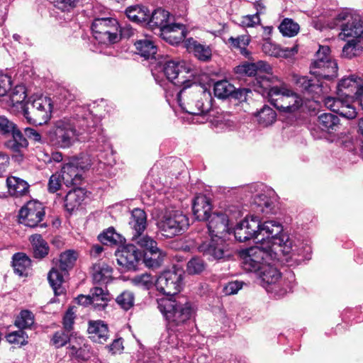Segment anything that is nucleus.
Listing matches in <instances>:
<instances>
[{"label": "nucleus", "mask_w": 363, "mask_h": 363, "mask_svg": "<svg viewBox=\"0 0 363 363\" xmlns=\"http://www.w3.org/2000/svg\"><path fill=\"white\" fill-rule=\"evenodd\" d=\"M186 89L183 87L177 94L179 105L185 112L201 117L202 121L199 122L203 123L204 120H208L209 101L206 100L207 104L205 105L200 93L186 92Z\"/></svg>", "instance_id": "nucleus-11"}, {"label": "nucleus", "mask_w": 363, "mask_h": 363, "mask_svg": "<svg viewBox=\"0 0 363 363\" xmlns=\"http://www.w3.org/2000/svg\"><path fill=\"white\" fill-rule=\"evenodd\" d=\"M26 98V89L23 86H16L11 95V101L13 105H21V108H26L23 102Z\"/></svg>", "instance_id": "nucleus-54"}, {"label": "nucleus", "mask_w": 363, "mask_h": 363, "mask_svg": "<svg viewBox=\"0 0 363 363\" xmlns=\"http://www.w3.org/2000/svg\"><path fill=\"white\" fill-rule=\"evenodd\" d=\"M162 38L170 44H177L186 36L185 27L180 23H169L160 33Z\"/></svg>", "instance_id": "nucleus-26"}, {"label": "nucleus", "mask_w": 363, "mask_h": 363, "mask_svg": "<svg viewBox=\"0 0 363 363\" xmlns=\"http://www.w3.org/2000/svg\"><path fill=\"white\" fill-rule=\"evenodd\" d=\"M272 67L267 62L259 60L256 62H247L237 67V72L247 76L257 75L254 82V89L257 92L258 84L257 80L267 76H274L272 73Z\"/></svg>", "instance_id": "nucleus-22"}, {"label": "nucleus", "mask_w": 363, "mask_h": 363, "mask_svg": "<svg viewBox=\"0 0 363 363\" xmlns=\"http://www.w3.org/2000/svg\"><path fill=\"white\" fill-rule=\"evenodd\" d=\"M228 43L232 48L240 50L242 55L248 57L250 55V52L247 50V46L250 43L249 35H242L236 38L230 37L228 38Z\"/></svg>", "instance_id": "nucleus-41"}, {"label": "nucleus", "mask_w": 363, "mask_h": 363, "mask_svg": "<svg viewBox=\"0 0 363 363\" xmlns=\"http://www.w3.org/2000/svg\"><path fill=\"white\" fill-rule=\"evenodd\" d=\"M214 94L220 99H225L231 95L235 87L226 80L219 81L214 84Z\"/></svg>", "instance_id": "nucleus-45"}, {"label": "nucleus", "mask_w": 363, "mask_h": 363, "mask_svg": "<svg viewBox=\"0 0 363 363\" xmlns=\"http://www.w3.org/2000/svg\"><path fill=\"white\" fill-rule=\"evenodd\" d=\"M158 308L171 330L186 324L196 312L192 303L182 297L160 299Z\"/></svg>", "instance_id": "nucleus-5"}, {"label": "nucleus", "mask_w": 363, "mask_h": 363, "mask_svg": "<svg viewBox=\"0 0 363 363\" xmlns=\"http://www.w3.org/2000/svg\"><path fill=\"white\" fill-rule=\"evenodd\" d=\"M241 257L242 265L245 270L257 273L262 268L263 265L259 263V261L249 257V255L244 250L241 253Z\"/></svg>", "instance_id": "nucleus-51"}, {"label": "nucleus", "mask_w": 363, "mask_h": 363, "mask_svg": "<svg viewBox=\"0 0 363 363\" xmlns=\"http://www.w3.org/2000/svg\"><path fill=\"white\" fill-rule=\"evenodd\" d=\"M101 9L100 5H96L93 8L94 18L91 27L93 35L99 43H116L121 39L118 23L116 18L104 17L99 14Z\"/></svg>", "instance_id": "nucleus-7"}, {"label": "nucleus", "mask_w": 363, "mask_h": 363, "mask_svg": "<svg viewBox=\"0 0 363 363\" xmlns=\"http://www.w3.org/2000/svg\"><path fill=\"white\" fill-rule=\"evenodd\" d=\"M192 209L197 220H205L210 216L211 204L206 196L199 195L194 200Z\"/></svg>", "instance_id": "nucleus-28"}, {"label": "nucleus", "mask_w": 363, "mask_h": 363, "mask_svg": "<svg viewBox=\"0 0 363 363\" xmlns=\"http://www.w3.org/2000/svg\"><path fill=\"white\" fill-rule=\"evenodd\" d=\"M255 203L259 208L257 211H259L265 214H269L272 213L274 202L267 195L260 194L257 196L255 199Z\"/></svg>", "instance_id": "nucleus-50"}, {"label": "nucleus", "mask_w": 363, "mask_h": 363, "mask_svg": "<svg viewBox=\"0 0 363 363\" xmlns=\"http://www.w3.org/2000/svg\"><path fill=\"white\" fill-rule=\"evenodd\" d=\"M16 128V124L6 117L0 116V134L10 135Z\"/></svg>", "instance_id": "nucleus-58"}, {"label": "nucleus", "mask_w": 363, "mask_h": 363, "mask_svg": "<svg viewBox=\"0 0 363 363\" xmlns=\"http://www.w3.org/2000/svg\"><path fill=\"white\" fill-rule=\"evenodd\" d=\"M6 339L9 342L12 344H18L20 345H26L28 343V335L22 330L11 332L6 335Z\"/></svg>", "instance_id": "nucleus-53"}, {"label": "nucleus", "mask_w": 363, "mask_h": 363, "mask_svg": "<svg viewBox=\"0 0 363 363\" xmlns=\"http://www.w3.org/2000/svg\"><path fill=\"white\" fill-rule=\"evenodd\" d=\"M328 26L330 28L340 27L341 32L338 37L342 40H345L348 37L354 38V39L348 40L343 46L341 54L342 57L352 59L360 55L363 51V47L357 38L361 37L363 33V26L359 15L342 11L336 16Z\"/></svg>", "instance_id": "nucleus-3"}, {"label": "nucleus", "mask_w": 363, "mask_h": 363, "mask_svg": "<svg viewBox=\"0 0 363 363\" xmlns=\"http://www.w3.org/2000/svg\"><path fill=\"white\" fill-rule=\"evenodd\" d=\"M118 237L119 235L113 228H109L107 231L99 235V239L104 245L116 244L118 242Z\"/></svg>", "instance_id": "nucleus-57"}, {"label": "nucleus", "mask_w": 363, "mask_h": 363, "mask_svg": "<svg viewBox=\"0 0 363 363\" xmlns=\"http://www.w3.org/2000/svg\"><path fill=\"white\" fill-rule=\"evenodd\" d=\"M259 229V218L255 216L247 217L235 228V238L239 242H245L248 240L254 239L258 243Z\"/></svg>", "instance_id": "nucleus-19"}, {"label": "nucleus", "mask_w": 363, "mask_h": 363, "mask_svg": "<svg viewBox=\"0 0 363 363\" xmlns=\"http://www.w3.org/2000/svg\"><path fill=\"white\" fill-rule=\"evenodd\" d=\"M261 11L257 9L256 13L242 16L240 21L241 26L243 27L251 28L255 27L257 25H259L261 22L259 17Z\"/></svg>", "instance_id": "nucleus-56"}, {"label": "nucleus", "mask_w": 363, "mask_h": 363, "mask_svg": "<svg viewBox=\"0 0 363 363\" xmlns=\"http://www.w3.org/2000/svg\"><path fill=\"white\" fill-rule=\"evenodd\" d=\"M184 46L189 52H192L194 56L201 61H208L212 56V49L210 46L201 44L192 38L184 40Z\"/></svg>", "instance_id": "nucleus-24"}, {"label": "nucleus", "mask_w": 363, "mask_h": 363, "mask_svg": "<svg viewBox=\"0 0 363 363\" xmlns=\"http://www.w3.org/2000/svg\"><path fill=\"white\" fill-rule=\"evenodd\" d=\"M160 67L167 79L174 86L189 88L192 85L191 81L184 76V74L187 72L181 62L169 60L165 61Z\"/></svg>", "instance_id": "nucleus-16"}, {"label": "nucleus", "mask_w": 363, "mask_h": 363, "mask_svg": "<svg viewBox=\"0 0 363 363\" xmlns=\"http://www.w3.org/2000/svg\"><path fill=\"white\" fill-rule=\"evenodd\" d=\"M189 225L188 217L182 211L175 209H166L157 222L159 230L166 238L182 233Z\"/></svg>", "instance_id": "nucleus-8"}, {"label": "nucleus", "mask_w": 363, "mask_h": 363, "mask_svg": "<svg viewBox=\"0 0 363 363\" xmlns=\"http://www.w3.org/2000/svg\"><path fill=\"white\" fill-rule=\"evenodd\" d=\"M311 65V73L318 77L333 79L337 76V63L330 55V48L320 45Z\"/></svg>", "instance_id": "nucleus-10"}, {"label": "nucleus", "mask_w": 363, "mask_h": 363, "mask_svg": "<svg viewBox=\"0 0 363 363\" xmlns=\"http://www.w3.org/2000/svg\"><path fill=\"white\" fill-rule=\"evenodd\" d=\"M117 262L128 270L135 269L143 255L134 245L123 246L116 252Z\"/></svg>", "instance_id": "nucleus-21"}, {"label": "nucleus", "mask_w": 363, "mask_h": 363, "mask_svg": "<svg viewBox=\"0 0 363 363\" xmlns=\"http://www.w3.org/2000/svg\"><path fill=\"white\" fill-rule=\"evenodd\" d=\"M352 100L345 96H337V98L327 97L324 100L325 106L332 111L347 119H353L357 116V111L351 104Z\"/></svg>", "instance_id": "nucleus-20"}, {"label": "nucleus", "mask_w": 363, "mask_h": 363, "mask_svg": "<svg viewBox=\"0 0 363 363\" xmlns=\"http://www.w3.org/2000/svg\"><path fill=\"white\" fill-rule=\"evenodd\" d=\"M29 241L31 244L34 257L43 259L48 255L50 250L49 245L41 235L34 234L30 235Z\"/></svg>", "instance_id": "nucleus-37"}, {"label": "nucleus", "mask_w": 363, "mask_h": 363, "mask_svg": "<svg viewBox=\"0 0 363 363\" xmlns=\"http://www.w3.org/2000/svg\"><path fill=\"white\" fill-rule=\"evenodd\" d=\"M262 51L269 56L277 57L280 55V47L278 45L272 43L269 40H265L262 47Z\"/></svg>", "instance_id": "nucleus-59"}, {"label": "nucleus", "mask_w": 363, "mask_h": 363, "mask_svg": "<svg viewBox=\"0 0 363 363\" xmlns=\"http://www.w3.org/2000/svg\"><path fill=\"white\" fill-rule=\"evenodd\" d=\"M133 240L144 250L145 253L156 250V249L158 248L156 241L151 237L144 235L143 233L133 235Z\"/></svg>", "instance_id": "nucleus-42"}, {"label": "nucleus", "mask_w": 363, "mask_h": 363, "mask_svg": "<svg viewBox=\"0 0 363 363\" xmlns=\"http://www.w3.org/2000/svg\"><path fill=\"white\" fill-rule=\"evenodd\" d=\"M12 86L11 77L6 74H0V96H5Z\"/></svg>", "instance_id": "nucleus-60"}, {"label": "nucleus", "mask_w": 363, "mask_h": 363, "mask_svg": "<svg viewBox=\"0 0 363 363\" xmlns=\"http://www.w3.org/2000/svg\"><path fill=\"white\" fill-rule=\"evenodd\" d=\"M138 53L145 59H156L157 48L150 38L145 37L135 43Z\"/></svg>", "instance_id": "nucleus-34"}, {"label": "nucleus", "mask_w": 363, "mask_h": 363, "mask_svg": "<svg viewBox=\"0 0 363 363\" xmlns=\"http://www.w3.org/2000/svg\"><path fill=\"white\" fill-rule=\"evenodd\" d=\"M337 94L352 101L359 99L363 94V79L356 74L343 77L337 83Z\"/></svg>", "instance_id": "nucleus-15"}, {"label": "nucleus", "mask_w": 363, "mask_h": 363, "mask_svg": "<svg viewBox=\"0 0 363 363\" xmlns=\"http://www.w3.org/2000/svg\"><path fill=\"white\" fill-rule=\"evenodd\" d=\"M242 282L239 281H235L229 282L223 288V292L225 295H232L238 293V291L242 289Z\"/></svg>", "instance_id": "nucleus-64"}, {"label": "nucleus", "mask_w": 363, "mask_h": 363, "mask_svg": "<svg viewBox=\"0 0 363 363\" xmlns=\"http://www.w3.org/2000/svg\"><path fill=\"white\" fill-rule=\"evenodd\" d=\"M30 259L24 253L18 252L13 256V270L20 277L27 275V270L30 267Z\"/></svg>", "instance_id": "nucleus-39"}, {"label": "nucleus", "mask_w": 363, "mask_h": 363, "mask_svg": "<svg viewBox=\"0 0 363 363\" xmlns=\"http://www.w3.org/2000/svg\"><path fill=\"white\" fill-rule=\"evenodd\" d=\"M74 318L75 315L73 308H69L65 313L62 322L64 330L67 332H70L72 330Z\"/></svg>", "instance_id": "nucleus-63"}, {"label": "nucleus", "mask_w": 363, "mask_h": 363, "mask_svg": "<svg viewBox=\"0 0 363 363\" xmlns=\"http://www.w3.org/2000/svg\"><path fill=\"white\" fill-rule=\"evenodd\" d=\"M86 192L82 188H77L69 191L65 199V208L69 212L73 211L84 201Z\"/></svg>", "instance_id": "nucleus-36"}, {"label": "nucleus", "mask_w": 363, "mask_h": 363, "mask_svg": "<svg viewBox=\"0 0 363 363\" xmlns=\"http://www.w3.org/2000/svg\"><path fill=\"white\" fill-rule=\"evenodd\" d=\"M260 279V284L264 287L267 291L274 293L278 296H281L290 291L291 287L286 286L280 288L282 281L280 280L281 274L278 269L274 267L269 262L263 265L262 268L257 272Z\"/></svg>", "instance_id": "nucleus-13"}, {"label": "nucleus", "mask_w": 363, "mask_h": 363, "mask_svg": "<svg viewBox=\"0 0 363 363\" xmlns=\"http://www.w3.org/2000/svg\"><path fill=\"white\" fill-rule=\"evenodd\" d=\"M149 10L142 6H134L127 8L125 13L127 17L136 23H145L149 19Z\"/></svg>", "instance_id": "nucleus-40"}, {"label": "nucleus", "mask_w": 363, "mask_h": 363, "mask_svg": "<svg viewBox=\"0 0 363 363\" xmlns=\"http://www.w3.org/2000/svg\"><path fill=\"white\" fill-rule=\"evenodd\" d=\"M52 110L51 99L41 96L33 99L26 108H23V116L28 123L40 125L50 120Z\"/></svg>", "instance_id": "nucleus-12"}, {"label": "nucleus", "mask_w": 363, "mask_h": 363, "mask_svg": "<svg viewBox=\"0 0 363 363\" xmlns=\"http://www.w3.org/2000/svg\"><path fill=\"white\" fill-rule=\"evenodd\" d=\"M79 0H55L54 5L62 11H69L77 6Z\"/></svg>", "instance_id": "nucleus-61"}, {"label": "nucleus", "mask_w": 363, "mask_h": 363, "mask_svg": "<svg viewBox=\"0 0 363 363\" xmlns=\"http://www.w3.org/2000/svg\"><path fill=\"white\" fill-rule=\"evenodd\" d=\"M116 302L122 309L128 311L134 306V294L130 291H124L116 297Z\"/></svg>", "instance_id": "nucleus-49"}, {"label": "nucleus", "mask_w": 363, "mask_h": 363, "mask_svg": "<svg viewBox=\"0 0 363 363\" xmlns=\"http://www.w3.org/2000/svg\"><path fill=\"white\" fill-rule=\"evenodd\" d=\"M244 251L249 255V257L259 261V263L262 265L267 264L273 259V254L278 252L270 247H267L261 242L258 245L250 247Z\"/></svg>", "instance_id": "nucleus-25"}, {"label": "nucleus", "mask_w": 363, "mask_h": 363, "mask_svg": "<svg viewBox=\"0 0 363 363\" xmlns=\"http://www.w3.org/2000/svg\"><path fill=\"white\" fill-rule=\"evenodd\" d=\"M164 256L165 254L159 248H157L156 250L145 253L143 256V262L147 267L156 268L161 264Z\"/></svg>", "instance_id": "nucleus-43"}, {"label": "nucleus", "mask_w": 363, "mask_h": 363, "mask_svg": "<svg viewBox=\"0 0 363 363\" xmlns=\"http://www.w3.org/2000/svg\"><path fill=\"white\" fill-rule=\"evenodd\" d=\"M19 222L28 227L34 228L45 217L43 205L37 201H30L19 211Z\"/></svg>", "instance_id": "nucleus-17"}, {"label": "nucleus", "mask_w": 363, "mask_h": 363, "mask_svg": "<svg viewBox=\"0 0 363 363\" xmlns=\"http://www.w3.org/2000/svg\"><path fill=\"white\" fill-rule=\"evenodd\" d=\"M88 159L74 158L64 164L61 169V175L63 183L67 186L79 185L82 180L84 169L90 166Z\"/></svg>", "instance_id": "nucleus-14"}, {"label": "nucleus", "mask_w": 363, "mask_h": 363, "mask_svg": "<svg viewBox=\"0 0 363 363\" xmlns=\"http://www.w3.org/2000/svg\"><path fill=\"white\" fill-rule=\"evenodd\" d=\"M257 92L267 95L269 101L277 109L284 113H294L303 104L302 98L277 76H267L257 80Z\"/></svg>", "instance_id": "nucleus-2"}, {"label": "nucleus", "mask_w": 363, "mask_h": 363, "mask_svg": "<svg viewBox=\"0 0 363 363\" xmlns=\"http://www.w3.org/2000/svg\"><path fill=\"white\" fill-rule=\"evenodd\" d=\"M113 268L105 262H99L93 267V280L95 283L108 284L112 279Z\"/></svg>", "instance_id": "nucleus-33"}, {"label": "nucleus", "mask_w": 363, "mask_h": 363, "mask_svg": "<svg viewBox=\"0 0 363 363\" xmlns=\"http://www.w3.org/2000/svg\"><path fill=\"white\" fill-rule=\"evenodd\" d=\"M299 26L289 18H285L279 26L280 33L284 36L294 37L299 31Z\"/></svg>", "instance_id": "nucleus-47"}, {"label": "nucleus", "mask_w": 363, "mask_h": 363, "mask_svg": "<svg viewBox=\"0 0 363 363\" xmlns=\"http://www.w3.org/2000/svg\"><path fill=\"white\" fill-rule=\"evenodd\" d=\"M69 332L65 330L57 331L53 335L51 340L52 344L56 347L60 348L65 346L69 340Z\"/></svg>", "instance_id": "nucleus-55"}, {"label": "nucleus", "mask_w": 363, "mask_h": 363, "mask_svg": "<svg viewBox=\"0 0 363 363\" xmlns=\"http://www.w3.org/2000/svg\"><path fill=\"white\" fill-rule=\"evenodd\" d=\"M258 242L283 254H288L291 247V242L289 236L283 232L282 225L274 220L262 223L259 221Z\"/></svg>", "instance_id": "nucleus-6"}, {"label": "nucleus", "mask_w": 363, "mask_h": 363, "mask_svg": "<svg viewBox=\"0 0 363 363\" xmlns=\"http://www.w3.org/2000/svg\"><path fill=\"white\" fill-rule=\"evenodd\" d=\"M206 264L204 261L197 257H192L186 264V272L189 274H199L204 271Z\"/></svg>", "instance_id": "nucleus-52"}, {"label": "nucleus", "mask_w": 363, "mask_h": 363, "mask_svg": "<svg viewBox=\"0 0 363 363\" xmlns=\"http://www.w3.org/2000/svg\"><path fill=\"white\" fill-rule=\"evenodd\" d=\"M258 122L263 126L274 123L277 118L276 112L269 106L264 105L257 114Z\"/></svg>", "instance_id": "nucleus-44"}, {"label": "nucleus", "mask_w": 363, "mask_h": 363, "mask_svg": "<svg viewBox=\"0 0 363 363\" xmlns=\"http://www.w3.org/2000/svg\"><path fill=\"white\" fill-rule=\"evenodd\" d=\"M129 225L133 230V235L143 233L147 227V215L140 208H135L131 212Z\"/></svg>", "instance_id": "nucleus-35"}, {"label": "nucleus", "mask_w": 363, "mask_h": 363, "mask_svg": "<svg viewBox=\"0 0 363 363\" xmlns=\"http://www.w3.org/2000/svg\"><path fill=\"white\" fill-rule=\"evenodd\" d=\"M294 80L296 86L303 93L308 94H320L322 91L321 85L319 81L309 79L306 76H294Z\"/></svg>", "instance_id": "nucleus-30"}, {"label": "nucleus", "mask_w": 363, "mask_h": 363, "mask_svg": "<svg viewBox=\"0 0 363 363\" xmlns=\"http://www.w3.org/2000/svg\"><path fill=\"white\" fill-rule=\"evenodd\" d=\"M77 258V253L74 250H67L61 253L58 266L50 271L48 279L56 296L64 293L65 289L62 286L64 276L73 267Z\"/></svg>", "instance_id": "nucleus-9"}, {"label": "nucleus", "mask_w": 363, "mask_h": 363, "mask_svg": "<svg viewBox=\"0 0 363 363\" xmlns=\"http://www.w3.org/2000/svg\"><path fill=\"white\" fill-rule=\"evenodd\" d=\"M11 135L12 139L6 142V147L9 149L16 152H20L23 149L28 147V140L19 129L16 128Z\"/></svg>", "instance_id": "nucleus-38"}, {"label": "nucleus", "mask_w": 363, "mask_h": 363, "mask_svg": "<svg viewBox=\"0 0 363 363\" xmlns=\"http://www.w3.org/2000/svg\"><path fill=\"white\" fill-rule=\"evenodd\" d=\"M181 285L182 274L176 270L164 271L155 282L157 291L167 296L177 294L180 291Z\"/></svg>", "instance_id": "nucleus-18"}, {"label": "nucleus", "mask_w": 363, "mask_h": 363, "mask_svg": "<svg viewBox=\"0 0 363 363\" xmlns=\"http://www.w3.org/2000/svg\"><path fill=\"white\" fill-rule=\"evenodd\" d=\"M91 305L96 311H103L108 306L111 295L107 290L101 287H94L90 291Z\"/></svg>", "instance_id": "nucleus-27"}, {"label": "nucleus", "mask_w": 363, "mask_h": 363, "mask_svg": "<svg viewBox=\"0 0 363 363\" xmlns=\"http://www.w3.org/2000/svg\"><path fill=\"white\" fill-rule=\"evenodd\" d=\"M6 186L8 192L12 196L19 197L28 193L29 185L27 182L17 177H9Z\"/></svg>", "instance_id": "nucleus-32"}, {"label": "nucleus", "mask_w": 363, "mask_h": 363, "mask_svg": "<svg viewBox=\"0 0 363 363\" xmlns=\"http://www.w3.org/2000/svg\"><path fill=\"white\" fill-rule=\"evenodd\" d=\"M131 282L136 286L150 289L154 285L155 286L156 280L152 274L144 273L134 277L131 279Z\"/></svg>", "instance_id": "nucleus-46"}, {"label": "nucleus", "mask_w": 363, "mask_h": 363, "mask_svg": "<svg viewBox=\"0 0 363 363\" xmlns=\"http://www.w3.org/2000/svg\"><path fill=\"white\" fill-rule=\"evenodd\" d=\"M317 125L323 131L331 134L338 130L340 123L339 118L336 115L325 113L318 116Z\"/></svg>", "instance_id": "nucleus-29"}, {"label": "nucleus", "mask_w": 363, "mask_h": 363, "mask_svg": "<svg viewBox=\"0 0 363 363\" xmlns=\"http://www.w3.org/2000/svg\"><path fill=\"white\" fill-rule=\"evenodd\" d=\"M230 210H226L224 213H215L211 214L208 220L207 227L211 238L201 243L198 250L204 255L213 259H220L225 257L226 245L221 235L228 230L230 219L235 218L236 216H231Z\"/></svg>", "instance_id": "nucleus-4"}, {"label": "nucleus", "mask_w": 363, "mask_h": 363, "mask_svg": "<svg viewBox=\"0 0 363 363\" xmlns=\"http://www.w3.org/2000/svg\"><path fill=\"white\" fill-rule=\"evenodd\" d=\"M169 13L164 9H157L155 10L152 15H149V19L146 23L152 29L159 28L160 33L164 28L167 27L169 23Z\"/></svg>", "instance_id": "nucleus-31"}, {"label": "nucleus", "mask_w": 363, "mask_h": 363, "mask_svg": "<svg viewBox=\"0 0 363 363\" xmlns=\"http://www.w3.org/2000/svg\"><path fill=\"white\" fill-rule=\"evenodd\" d=\"M62 179L61 174H53L48 182V191L50 193H55L58 191L62 185Z\"/></svg>", "instance_id": "nucleus-62"}, {"label": "nucleus", "mask_w": 363, "mask_h": 363, "mask_svg": "<svg viewBox=\"0 0 363 363\" xmlns=\"http://www.w3.org/2000/svg\"><path fill=\"white\" fill-rule=\"evenodd\" d=\"M87 332L89 337L99 344L105 343L109 337L108 326L102 320L89 321Z\"/></svg>", "instance_id": "nucleus-23"}, {"label": "nucleus", "mask_w": 363, "mask_h": 363, "mask_svg": "<svg viewBox=\"0 0 363 363\" xmlns=\"http://www.w3.org/2000/svg\"><path fill=\"white\" fill-rule=\"evenodd\" d=\"M99 117L94 116L89 107H77L72 113L54 122L48 132L49 142L57 148H69L81 140L93 138L99 134Z\"/></svg>", "instance_id": "nucleus-1"}, {"label": "nucleus", "mask_w": 363, "mask_h": 363, "mask_svg": "<svg viewBox=\"0 0 363 363\" xmlns=\"http://www.w3.org/2000/svg\"><path fill=\"white\" fill-rule=\"evenodd\" d=\"M34 323V316L31 312L22 311L15 320V325L20 330L30 328Z\"/></svg>", "instance_id": "nucleus-48"}]
</instances>
